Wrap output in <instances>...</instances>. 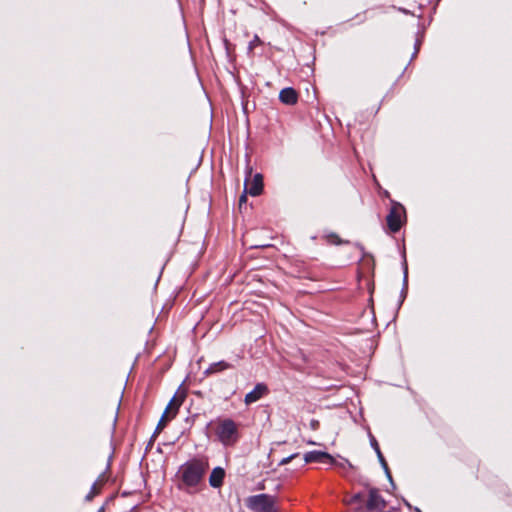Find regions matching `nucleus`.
I'll return each mask as SVG.
<instances>
[{
  "mask_svg": "<svg viewBox=\"0 0 512 512\" xmlns=\"http://www.w3.org/2000/svg\"><path fill=\"white\" fill-rule=\"evenodd\" d=\"M208 468L206 459H193L181 467V477L188 486L197 485Z\"/></svg>",
  "mask_w": 512,
  "mask_h": 512,
  "instance_id": "obj_1",
  "label": "nucleus"
},
{
  "mask_svg": "<svg viewBox=\"0 0 512 512\" xmlns=\"http://www.w3.org/2000/svg\"><path fill=\"white\" fill-rule=\"evenodd\" d=\"M216 434L224 445H233L238 438L237 425L231 419L220 420L218 422Z\"/></svg>",
  "mask_w": 512,
  "mask_h": 512,
  "instance_id": "obj_2",
  "label": "nucleus"
},
{
  "mask_svg": "<svg viewBox=\"0 0 512 512\" xmlns=\"http://www.w3.org/2000/svg\"><path fill=\"white\" fill-rule=\"evenodd\" d=\"M276 498L268 494H259L247 498L246 504L255 512H277L275 509Z\"/></svg>",
  "mask_w": 512,
  "mask_h": 512,
  "instance_id": "obj_3",
  "label": "nucleus"
},
{
  "mask_svg": "<svg viewBox=\"0 0 512 512\" xmlns=\"http://www.w3.org/2000/svg\"><path fill=\"white\" fill-rule=\"evenodd\" d=\"M403 207L400 204H395L387 216V224L391 231L397 232L401 227V215Z\"/></svg>",
  "mask_w": 512,
  "mask_h": 512,
  "instance_id": "obj_4",
  "label": "nucleus"
},
{
  "mask_svg": "<svg viewBox=\"0 0 512 512\" xmlns=\"http://www.w3.org/2000/svg\"><path fill=\"white\" fill-rule=\"evenodd\" d=\"M386 506L384 499L379 494V491L375 488H371L369 490V499L367 502L366 509L368 511L372 510H383Z\"/></svg>",
  "mask_w": 512,
  "mask_h": 512,
  "instance_id": "obj_5",
  "label": "nucleus"
},
{
  "mask_svg": "<svg viewBox=\"0 0 512 512\" xmlns=\"http://www.w3.org/2000/svg\"><path fill=\"white\" fill-rule=\"evenodd\" d=\"M186 395L184 392H177L168 403L164 413L172 419L176 416L179 407L182 405Z\"/></svg>",
  "mask_w": 512,
  "mask_h": 512,
  "instance_id": "obj_6",
  "label": "nucleus"
},
{
  "mask_svg": "<svg viewBox=\"0 0 512 512\" xmlns=\"http://www.w3.org/2000/svg\"><path fill=\"white\" fill-rule=\"evenodd\" d=\"M245 189L251 196H258L263 189V178L261 174L254 175L253 179L245 182Z\"/></svg>",
  "mask_w": 512,
  "mask_h": 512,
  "instance_id": "obj_7",
  "label": "nucleus"
},
{
  "mask_svg": "<svg viewBox=\"0 0 512 512\" xmlns=\"http://www.w3.org/2000/svg\"><path fill=\"white\" fill-rule=\"evenodd\" d=\"M266 392H267L266 385L257 384L251 392L246 394L245 403L249 405L251 403L258 401L263 395L266 394Z\"/></svg>",
  "mask_w": 512,
  "mask_h": 512,
  "instance_id": "obj_8",
  "label": "nucleus"
},
{
  "mask_svg": "<svg viewBox=\"0 0 512 512\" xmlns=\"http://www.w3.org/2000/svg\"><path fill=\"white\" fill-rule=\"evenodd\" d=\"M328 460L330 462H334V458L326 453V452H321V451H311V452H308L304 455V460L306 463H311V462H321L323 460Z\"/></svg>",
  "mask_w": 512,
  "mask_h": 512,
  "instance_id": "obj_9",
  "label": "nucleus"
},
{
  "mask_svg": "<svg viewBox=\"0 0 512 512\" xmlns=\"http://www.w3.org/2000/svg\"><path fill=\"white\" fill-rule=\"evenodd\" d=\"M279 99L287 105H294L297 102L298 95L293 88H284L280 91Z\"/></svg>",
  "mask_w": 512,
  "mask_h": 512,
  "instance_id": "obj_10",
  "label": "nucleus"
},
{
  "mask_svg": "<svg viewBox=\"0 0 512 512\" xmlns=\"http://www.w3.org/2000/svg\"><path fill=\"white\" fill-rule=\"evenodd\" d=\"M224 476H225L224 469H222L221 467L214 468L209 477L210 485L214 488L220 487L223 483Z\"/></svg>",
  "mask_w": 512,
  "mask_h": 512,
  "instance_id": "obj_11",
  "label": "nucleus"
},
{
  "mask_svg": "<svg viewBox=\"0 0 512 512\" xmlns=\"http://www.w3.org/2000/svg\"><path fill=\"white\" fill-rule=\"evenodd\" d=\"M229 367H230V365L228 363H226L224 361H220V362L211 364L210 367L206 370V373L212 374V373H215L218 371L228 369Z\"/></svg>",
  "mask_w": 512,
  "mask_h": 512,
  "instance_id": "obj_12",
  "label": "nucleus"
},
{
  "mask_svg": "<svg viewBox=\"0 0 512 512\" xmlns=\"http://www.w3.org/2000/svg\"><path fill=\"white\" fill-rule=\"evenodd\" d=\"M102 483H103L102 480H98V481H96L93 484L90 492L86 496V500L87 501H91L94 498V496L97 495L100 492V488H101Z\"/></svg>",
  "mask_w": 512,
  "mask_h": 512,
  "instance_id": "obj_13",
  "label": "nucleus"
},
{
  "mask_svg": "<svg viewBox=\"0 0 512 512\" xmlns=\"http://www.w3.org/2000/svg\"><path fill=\"white\" fill-rule=\"evenodd\" d=\"M170 420H172V418H171V417H169L167 414L163 413V415H162V417H161L160 421L158 422V425H157V427H156V431H155V432H156V433L161 432V431L163 430V428L166 426V424H167Z\"/></svg>",
  "mask_w": 512,
  "mask_h": 512,
  "instance_id": "obj_14",
  "label": "nucleus"
},
{
  "mask_svg": "<svg viewBox=\"0 0 512 512\" xmlns=\"http://www.w3.org/2000/svg\"><path fill=\"white\" fill-rule=\"evenodd\" d=\"M376 453H377L378 459H379L380 463L382 464L383 468L387 472L388 476L391 477L390 473L388 471L387 463H386L378 445H376Z\"/></svg>",
  "mask_w": 512,
  "mask_h": 512,
  "instance_id": "obj_15",
  "label": "nucleus"
},
{
  "mask_svg": "<svg viewBox=\"0 0 512 512\" xmlns=\"http://www.w3.org/2000/svg\"><path fill=\"white\" fill-rule=\"evenodd\" d=\"M337 467H339L340 469H346V468H353V465L349 462V461H345V463H338V462H333Z\"/></svg>",
  "mask_w": 512,
  "mask_h": 512,
  "instance_id": "obj_16",
  "label": "nucleus"
},
{
  "mask_svg": "<svg viewBox=\"0 0 512 512\" xmlns=\"http://www.w3.org/2000/svg\"><path fill=\"white\" fill-rule=\"evenodd\" d=\"M247 194H249L248 192H246V190L244 191V193L240 196L239 198V207L241 208L247 201Z\"/></svg>",
  "mask_w": 512,
  "mask_h": 512,
  "instance_id": "obj_17",
  "label": "nucleus"
},
{
  "mask_svg": "<svg viewBox=\"0 0 512 512\" xmlns=\"http://www.w3.org/2000/svg\"><path fill=\"white\" fill-rule=\"evenodd\" d=\"M259 43H260V39L257 36H255L254 40H252L249 44V49L252 50L255 47V45H257Z\"/></svg>",
  "mask_w": 512,
  "mask_h": 512,
  "instance_id": "obj_18",
  "label": "nucleus"
},
{
  "mask_svg": "<svg viewBox=\"0 0 512 512\" xmlns=\"http://www.w3.org/2000/svg\"><path fill=\"white\" fill-rule=\"evenodd\" d=\"M294 457H296V454L291 455V456H289V457H287V458L282 459V460H281V462H280V464H281V465H285V464L289 463V462L291 461V459H293Z\"/></svg>",
  "mask_w": 512,
  "mask_h": 512,
  "instance_id": "obj_19",
  "label": "nucleus"
},
{
  "mask_svg": "<svg viewBox=\"0 0 512 512\" xmlns=\"http://www.w3.org/2000/svg\"><path fill=\"white\" fill-rule=\"evenodd\" d=\"M310 427H311L313 430L318 429V427H319V422H318L317 420H314V419H313V420H311V422H310Z\"/></svg>",
  "mask_w": 512,
  "mask_h": 512,
  "instance_id": "obj_20",
  "label": "nucleus"
},
{
  "mask_svg": "<svg viewBox=\"0 0 512 512\" xmlns=\"http://www.w3.org/2000/svg\"><path fill=\"white\" fill-rule=\"evenodd\" d=\"M360 500H361V496L360 495H355L351 499V503L359 502Z\"/></svg>",
  "mask_w": 512,
  "mask_h": 512,
  "instance_id": "obj_21",
  "label": "nucleus"
},
{
  "mask_svg": "<svg viewBox=\"0 0 512 512\" xmlns=\"http://www.w3.org/2000/svg\"><path fill=\"white\" fill-rule=\"evenodd\" d=\"M376 445H378V443L376 442V440L373 438L372 439V446L374 447V449L376 450Z\"/></svg>",
  "mask_w": 512,
  "mask_h": 512,
  "instance_id": "obj_22",
  "label": "nucleus"
},
{
  "mask_svg": "<svg viewBox=\"0 0 512 512\" xmlns=\"http://www.w3.org/2000/svg\"><path fill=\"white\" fill-rule=\"evenodd\" d=\"M419 512H421V511H419Z\"/></svg>",
  "mask_w": 512,
  "mask_h": 512,
  "instance_id": "obj_23",
  "label": "nucleus"
}]
</instances>
